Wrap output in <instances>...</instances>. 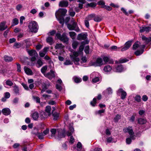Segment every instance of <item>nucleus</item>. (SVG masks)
Instances as JSON below:
<instances>
[{"mask_svg": "<svg viewBox=\"0 0 151 151\" xmlns=\"http://www.w3.org/2000/svg\"><path fill=\"white\" fill-rule=\"evenodd\" d=\"M52 114L53 116V119L54 120H56L58 118L59 116V114L56 112H52Z\"/></svg>", "mask_w": 151, "mask_h": 151, "instance_id": "31", "label": "nucleus"}, {"mask_svg": "<svg viewBox=\"0 0 151 151\" xmlns=\"http://www.w3.org/2000/svg\"><path fill=\"white\" fill-rule=\"evenodd\" d=\"M10 96V93L8 92H6L4 94V97L6 99H8Z\"/></svg>", "mask_w": 151, "mask_h": 151, "instance_id": "63", "label": "nucleus"}, {"mask_svg": "<svg viewBox=\"0 0 151 151\" xmlns=\"http://www.w3.org/2000/svg\"><path fill=\"white\" fill-rule=\"evenodd\" d=\"M37 135L39 139H42L44 138V135L42 133H37Z\"/></svg>", "mask_w": 151, "mask_h": 151, "instance_id": "45", "label": "nucleus"}, {"mask_svg": "<svg viewBox=\"0 0 151 151\" xmlns=\"http://www.w3.org/2000/svg\"><path fill=\"white\" fill-rule=\"evenodd\" d=\"M112 68L109 65H107L104 67V70L106 72H110Z\"/></svg>", "mask_w": 151, "mask_h": 151, "instance_id": "29", "label": "nucleus"}, {"mask_svg": "<svg viewBox=\"0 0 151 151\" xmlns=\"http://www.w3.org/2000/svg\"><path fill=\"white\" fill-rule=\"evenodd\" d=\"M68 5V3L67 1H62L59 4V6L61 7H67Z\"/></svg>", "mask_w": 151, "mask_h": 151, "instance_id": "15", "label": "nucleus"}, {"mask_svg": "<svg viewBox=\"0 0 151 151\" xmlns=\"http://www.w3.org/2000/svg\"><path fill=\"white\" fill-rule=\"evenodd\" d=\"M132 41H129L126 42L124 44V47L121 49L122 51H124L128 49L132 45Z\"/></svg>", "mask_w": 151, "mask_h": 151, "instance_id": "6", "label": "nucleus"}, {"mask_svg": "<svg viewBox=\"0 0 151 151\" xmlns=\"http://www.w3.org/2000/svg\"><path fill=\"white\" fill-rule=\"evenodd\" d=\"M4 59L6 62L12 61L13 60V58L12 57L6 55H5L4 56Z\"/></svg>", "mask_w": 151, "mask_h": 151, "instance_id": "27", "label": "nucleus"}, {"mask_svg": "<svg viewBox=\"0 0 151 151\" xmlns=\"http://www.w3.org/2000/svg\"><path fill=\"white\" fill-rule=\"evenodd\" d=\"M64 47V46L61 43H57L55 45V48L56 49H62Z\"/></svg>", "mask_w": 151, "mask_h": 151, "instance_id": "25", "label": "nucleus"}, {"mask_svg": "<svg viewBox=\"0 0 151 151\" xmlns=\"http://www.w3.org/2000/svg\"><path fill=\"white\" fill-rule=\"evenodd\" d=\"M99 81V78L98 77H96L92 79V81L94 83H96Z\"/></svg>", "mask_w": 151, "mask_h": 151, "instance_id": "61", "label": "nucleus"}, {"mask_svg": "<svg viewBox=\"0 0 151 151\" xmlns=\"http://www.w3.org/2000/svg\"><path fill=\"white\" fill-rule=\"evenodd\" d=\"M96 22H99L101 20V18L99 17L98 16H95L94 17L93 19Z\"/></svg>", "mask_w": 151, "mask_h": 151, "instance_id": "50", "label": "nucleus"}, {"mask_svg": "<svg viewBox=\"0 0 151 151\" xmlns=\"http://www.w3.org/2000/svg\"><path fill=\"white\" fill-rule=\"evenodd\" d=\"M148 99V97L146 95H144L142 97V100L143 101H146Z\"/></svg>", "mask_w": 151, "mask_h": 151, "instance_id": "60", "label": "nucleus"}, {"mask_svg": "<svg viewBox=\"0 0 151 151\" xmlns=\"http://www.w3.org/2000/svg\"><path fill=\"white\" fill-rule=\"evenodd\" d=\"M24 69L25 73L27 75L32 74V72L31 70L26 66L24 67Z\"/></svg>", "mask_w": 151, "mask_h": 151, "instance_id": "22", "label": "nucleus"}, {"mask_svg": "<svg viewBox=\"0 0 151 151\" xmlns=\"http://www.w3.org/2000/svg\"><path fill=\"white\" fill-rule=\"evenodd\" d=\"M22 7V6L20 4L18 5L16 7V9L17 10L19 11L20 10L21 8Z\"/></svg>", "mask_w": 151, "mask_h": 151, "instance_id": "64", "label": "nucleus"}, {"mask_svg": "<svg viewBox=\"0 0 151 151\" xmlns=\"http://www.w3.org/2000/svg\"><path fill=\"white\" fill-rule=\"evenodd\" d=\"M74 81L76 83H79L82 81L81 78L77 77H74L73 78Z\"/></svg>", "mask_w": 151, "mask_h": 151, "instance_id": "37", "label": "nucleus"}, {"mask_svg": "<svg viewBox=\"0 0 151 151\" xmlns=\"http://www.w3.org/2000/svg\"><path fill=\"white\" fill-rule=\"evenodd\" d=\"M98 4L99 5H105V2L103 0H101L98 2Z\"/></svg>", "mask_w": 151, "mask_h": 151, "instance_id": "58", "label": "nucleus"}, {"mask_svg": "<svg viewBox=\"0 0 151 151\" xmlns=\"http://www.w3.org/2000/svg\"><path fill=\"white\" fill-rule=\"evenodd\" d=\"M78 43L77 41H74L72 43V47L73 49H76L78 45Z\"/></svg>", "mask_w": 151, "mask_h": 151, "instance_id": "49", "label": "nucleus"}, {"mask_svg": "<svg viewBox=\"0 0 151 151\" xmlns=\"http://www.w3.org/2000/svg\"><path fill=\"white\" fill-rule=\"evenodd\" d=\"M104 61L105 63H108L109 64H113L114 61L113 60H110L107 57L105 56L103 58Z\"/></svg>", "mask_w": 151, "mask_h": 151, "instance_id": "17", "label": "nucleus"}, {"mask_svg": "<svg viewBox=\"0 0 151 151\" xmlns=\"http://www.w3.org/2000/svg\"><path fill=\"white\" fill-rule=\"evenodd\" d=\"M6 22L3 21L0 23V31H2L5 30L8 28L7 25H6Z\"/></svg>", "mask_w": 151, "mask_h": 151, "instance_id": "9", "label": "nucleus"}, {"mask_svg": "<svg viewBox=\"0 0 151 151\" xmlns=\"http://www.w3.org/2000/svg\"><path fill=\"white\" fill-rule=\"evenodd\" d=\"M69 33L70 37L72 39H73L75 38L76 35V34L75 32H69Z\"/></svg>", "mask_w": 151, "mask_h": 151, "instance_id": "34", "label": "nucleus"}, {"mask_svg": "<svg viewBox=\"0 0 151 151\" xmlns=\"http://www.w3.org/2000/svg\"><path fill=\"white\" fill-rule=\"evenodd\" d=\"M96 98H94L93 99V101H91L90 102L91 105L93 106H95L96 103Z\"/></svg>", "mask_w": 151, "mask_h": 151, "instance_id": "41", "label": "nucleus"}, {"mask_svg": "<svg viewBox=\"0 0 151 151\" xmlns=\"http://www.w3.org/2000/svg\"><path fill=\"white\" fill-rule=\"evenodd\" d=\"M87 6H88L94 7L96 6V4L95 2H91L90 3H88L87 4Z\"/></svg>", "mask_w": 151, "mask_h": 151, "instance_id": "43", "label": "nucleus"}, {"mask_svg": "<svg viewBox=\"0 0 151 151\" xmlns=\"http://www.w3.org/2000/svg\"><path fill=\"white\" fill-rule=\"evenodd\" d=\"M16 64L17 65V70L19 72H20L21 71V65L18 63H16Z\"/></svg>", "mask_w": 151, "mask_h": 151, "instance_id": "52", "label": "nucleus"}, {"mask_svg": "<svg viewBox=\"0 0 151 151\" xmlns=\"http://www.w3.org/2000/svg\"><path fill=\"white\" fill-rule=\"evenodd\" d=\"M129 60L126 58H121L119 60V62L120 63H122L128 62Z\"/></svg>", "mask_w": 151, "mask_h": 151, "instance_id": "51", "label": "nucleus"}, {"mask_svg": "<svg viewBox=\"0 0 151 151\" xmlns=\"http://www.w3.org/2000/svg\"><path fill=\"white\" fill-rule=\"evenodd\" d=\"M132 142V140L130 138H127L126 139V142L127 144H130Z\"/></svg>", "mask_w": 151, "mask_h": 151, "instance_id": "59", "label": "nucleus"}, {"mask_svg": "<svg viewBox=\"0 0 151 151\" xmlns=\"http://www.w3.org/2000/svg\"><path fill=\"white\" fill-rule=\"evenodd\" d=\"M28 27L30 32L36 33L38 29V26L37 23L35 21H32L29 22Z\"/></svg>", "mask_w": 151, "mask_h": 151, "instance_id": "1", "label": "nucleus"}, {"mask_svg": "<svg viewBox=\"0 0 151 151\" xmlns=\"http://www.w3.org/2000/svg\"><path fill=\"white\" fill-rule=\"evenodd\" d=\"M29 54L31 56H37L38 54L35 50H32L28 51Z\"/></svg>", "mask_w": 151, "mask_h": 151, "instance_id": "14", "label": "nucleus"}, {"mask_svg": "<svg viewBox=\"0 0 151 151\" xmlns=\"http://www.w3.org/2000/svg\"><path fill=\"white\" fill-rule=\"evenodd\" d=\"M123 131L125 133L128 132L129 134L131 133H134L132 127H130L124 128L123 129Z\"/></svg>", "mask_w": 151, "mask_h": 151, "instance_id": "11", "label": "nucleus"}, {"mask_svg": "<svg viewBox=\"0 0 151 151\" xmlns=\"http://www.w3.org/2000/svg\"><path fill=\"white\" fill-rule=\"evenodd\" d=\"M50 132L51 133V137H55V134L56 132V130L55 129H50Z\"/></svg>", "mask_w": 151, "mask_h": 151, "instance_id": "40", "label": "nucleus"}, {"mask_svg": "<svg viewBox=\"0 0 151 151\" xmlns=\"http://www.w3.org/2000/svg\"><path fill=\"white\" fill-rule=\"evenodd\" d=\"M67 12V10L65 9H60L55 12V17L56 18H58V16L63 17L65 16Z\"/></svg>", "mask_w": 151, "mask_h": 151, "instance_id": "3", "label": "nucleus"}, {"mask_svg": "<svg viewBox=\"0 0 151 151\" xmlns=\"http://www.w3.org/2000/svg\"><path fill=\"white\" fill-rule=\"evenodd\" d=\"M103 65L102 60L100 58H97L95 62H92L90 63L91 66H93L95 67L101 66Z\"/></svg>", "mask_w": 151, "mask_h": 151, "instance_id": "4", "label": "nucleus"}, {"mask_svg": "<svg viewBox=\"0 0 151 151\" xmlns=\"http://www.w3.org/2000/svg\"><path fill=\"white\" fill-rule=\"evenodd\" d=\"M64 65H68L73 64L72 62L70 60H66L64 63Z\"/></svg>", "mask_w": 151, "mask_h": 151, "instance_id": "53", "label": "nucleus"}, {"mask_svg": "<svg viewBox=\"0 0 151 151\" xmlns=\"http://www.w3.org/2000/svg\"><path fill=\"white\" fill-rule=\"evenodd\" d=\"M51 107L49 106H46L45 109L46 113L48 115L50 116L51 114Z\"/></svg>", "mask_w": 151, "mask_h": 151, "instance_id": "26", "label": "nucleus"}, {"mask_svg": "<svg viewBox=\"0 0 151 151\" xmlns=\"http://www.w3.org/2000/svg\"><path fill=\"white\" fill-rule=\"evenodd\" d=\"M19 23V20L17 18L14 19L12 22V26H13Z\"/></svg>", "mask_w": 151, "mask_h": 151, "instance_id": "35", "label": "nucleus"}, {"mask_svg": "<svg viewBox=\"0 0 151 151\" xmlns=\"http://www.w3.org/2000/svg\"><path fill=\"white\" fill-rule=\"evenodd\" d=\"M45 76L46 77L48 78H50L53 77L52 75H51V73L50 72L46 74H45Z\"/></svg>", "mask_w": 151, "mask_h": 151, "instance_id": "62", "label": "nucleus"}, {"mask_svg": "<svg viewBox=\"0 0 151 151\" xmlns=\"http://www.w3.org/2000/svg\"><path fill=\"white\" fill-rule=\"evenodd\" d=\"M47 65H45L41 69V73L44 74L47 70Z\"/></svg>", "mask_w": 151, "mask_h": 151, "instance_id": "39", "label": "nucleus"}, {"mask_svg": "<svg viewBox=\"0 0 151 151\" xmlns=\"http://www.w3.org/2000/svg\"><path fill=\"white\" fill-rule=\"evenodd\" d=\"M138 123L141 124H145L147 121L146 119L140 118L138 120Z\"/></svg>", "mask_w": 151, "mask_h": 151, "instance_id": "24", "label": "nucleus"}, {"mask_svg": "<svg viewBox=\"0 0 151 151\" xmlns=\"http://www.w3.org/2000/svg\"><path fill=\"white\" fill-rule=\"evenodd\" d=\"M135 99L138 102H140L141 101V96L139 95H136L135 97Z\"/></svg>", "mask_w": 151, "mask_h": 151, "instance_id": "47", "label": "nucleus"}, {"mask_svg": "<svg viewBox=\"0 0 151 151\" xmlns=\"http://www.w3.org/2000/svg\"><path fill=\"white\" fill-rule=\"evenodd\" d=\"M142 38L143 40L145 41V42L146 44H147L151 41V37H149L147 38L145 36L143 35L142 36Z\"/></svg>", "mask_w": 151, "mask_h": 151, "instance_id": "21", "label": "nucleus"}, {"mask_svg": "<svg viewBox=\"0 0 151 151\" xmlns=\"http://www.w3.org/2000/svg\"><path fill=\"white\" fill-rule=\"evenodd\" d=\"M101 7L109 11H111L112 10V8L111 6H106L105 5L102 6Z\"/></svg>", "mask_w": 151, "mask_h": 151, "instance_id": "46", "label": "nucleus"}, {"mask_svg": "<svg viewBox=\"0 0 151 151\" xmlns=\"http://www.w3.org/2000/svg\"><path fill=\"white\" fill-rule=\"evenodd\" d=\"M46 41L50 45H52L53 43V40L51 37H47L46 39Z\"/></svg>", "mask_w": 151, "mask_h": 151, "instance_id": "32", "label": "nucleus"}, {"mask_svg": "<svg viewBox=\"0 0 151 151\" xmlns=\"http://www.w3.org/2000/svg\"><path fill=\"white\" fill-rule=\"evenodd\" d=\"M113 69L116 72H120L123 70V66L122 65H120L117 67L113 68Z\"/></svg>", "mask_w": 151, "mask_h": 151, "instance_id": "10", "label": "nucleus"}, {"mask_svg": "<svg viewBox=\"0 0 151 151\" xmlns=\"http://www.w3.org/2000/svg\"><path fill=\"white\" fill-rule=\"evenodd\" d=\"M145 47V46L143 45L142 46V49L139 50H137L134 52L135 54L137 56H138L142 54L143 52L144 51V49Z\"/></svg>", "mask_w": 151, "mask_h": 151, "instance_id": "18", "label": "nucleus"}, {"mask_svg": "<svg viewBox=\"0 0 151 151\" xmlns=\"http://www.w3.org/2000/svg\"><path fill=\"white\" fill-rule=\"evenodd\" d=\"M121 116L119 114L116 115L114 118V122H117L118 120L121 119Z\"/></svg>", "mask_w": 151, "mask_h": 151, "instance_id": "44", "label": "nucleus"}, {"mask_svg": "<svg viewBox=\"0 0 151 151\" xmlns=\"http://www.w3.org/2000/svg\"><path fill=\"white\" fill-rule=\"evenodd\" d=\"M56 37L63 43L66 44L68 43L69 38L66 36L65 33H63L62 35L59 33H57L56 34Z\"/></svg>", "mask_w": 151, "mask_h": 151, "instance_id": "2", "label": "nucleus"}, {"mask_svg": "<svg viewBox=\"0 0 151 151\" xmlns=\"http://www.w3.org/2000/svg\"><path fill=\"white\" fill-rule=\"evenodd\" d=\"M71 59L73 61L76 63V62H78L80 61V59L79 58L76 57H71Z\"/></svg>", "mask_w": 151, "mask_h": 151, "instance_id": "42", "label": "nucleus"}, {"mask_svg": "<svg viewBox=\"0 0 151 151\" xmlns=\"http://www.w3.org/2000/svg\"><path fill=\"white\" fill-rule=\"evenodd\" d=\"M151 31V25L149 26L146 27L143 26L140 28V32H143L145 31L146 32H149Z\"/></svg>", "mask_w": 151, "mask_h": 151, "instance_id": "8", "label": "nucleus"}, {"mask_svg": "<svg viewBox=\"0 0 151 151\" xmlns=\"http://www.w3.org/2000/svg\"><path fill=\"white\" fill-rule=\"evenodd\" d=\"M89 20H88V19H86V18H85V19L84 21L85 22V24L86 26L87 27H89Z\"/></svg>", "mask_w": 151, "mask_h": 151, "instance_id": "54", "label": "nucleus"}, {"mask_svg": "<svg viewBox=\"0 0 151 151\" xmlns=\"http://www.w3.org/2000/svg\"><path fill=\"white\" fill-rule=\"evenodd\" d=\"M13 91L16 95H19V88L16 85L13 87Z\"/></svg>", "mask_w": 151, "mask_h": 151, "instance_id": "23", "label": "nucleus"}, {"mask_svg": "<svg viewBox=\"0 0 151 151\" xmlns=\"http://www.w3.org/2000/svg\"><path fill=\"white\" fill-rule=\"evenodd\" d=\"M140 43L137 41L135 42L133 45L132 48L133 50H136L139 46Z\"/></svg>", "mask_w": 151, "mask_h": 151, "instance_id": "33", "label": "nucleus"}, {"mask_svg": "<svg viewBox=\"0 0 151 151\" xmlns=\"http://www.w3.org/2000/svg\"><path fill=\"white\" fill-rule=\"evenodd\" d=\"M65 131L62 130V129L58 131V138H62L65 137Z\"/></svg>", "mask_w": 151, "mask_h": 151, "instance_id": "13", "label": "nucleus"}, {"mask_svg": "<svg viewBox=\"0 0 151 151\" xmlns=\"http://www.w3.org/2000/svg\"><path fill=\"white\" fill-rule=\"evenodd\" d=\"M31 116L34 120H37L39 117L38 113L37 111L32 112L31 114Z\"/></svg>", "mask_w": 151, "mask_h": 151, "instance_id": "20", "label": "nucleus"}, {"mask_svg": "<svg viewBox=\"0 0 151 151\" xmlns=\"http://www.w3.org/2000/svg\"><path fill=\"white\" fill-rule=\"evenodd\" d=\"M95 17V14H89L88 16L86 17V19L88 20H90L92 19V18H94Z\"/></svg>", "mask_w": 151, "mask_h": 151, "instance_id": "38", "label": "nucleus"}, {"mask_svg": "<svg viewBox=\"0 0 151 151\" xmlns=\"http://www.w3.org/2000/svg\"><path fill=\"white\" fill-rule=\"evenodd\" d=\"M22 44L19 42H15L13 46V47L14 48H18L21 47Z\"/></svg>", "mask_w": 151, "mask_h": 151, "instance_id": "36", "label": "nucleus"}, {"mask_svg": "<svg viewBox=\"0 0 151 151\" xmlns=\"http://www.w3.org/2000/svg\"><path fill=\"white\" fill-rule=\"evenodd\" d=\"M71 22L72 23V24H68L67 27L69 30H74L77 26V24L74 19L71 20Z\"/></svg>", "mask_w": 151, "mask_h": 151, "instance_id": "5", "label": "nucleus"}, {"mask_svg": "<svg viewBox=\"0 0 151 151\" xmlns=\"http://www.w3.org/2000/svg\"><path fill=\"white\" fill-rule=\"evenodd\" d=\"M6 83L7 85L9 86H12L13 84V83L9 79L8 80L6 81Z\"/></svg>", "mask_w": 151, "mask_h": 151, "instance_id": "48", "label": "nucleus"}, {"mask_svg": "<svg viewBox=\"0 0 151 151\" xmlns=\"http://www.w3.org/2000/svg\"><path fill=\"white\" fill-rule=\"evenodd\" d=\"M49 116H50L48 115V114L44 112H42L40 114V117L41 120H43Z\"/></svg>", "mask_w": 151, "mask_h": 151, "instance_id": "19", "label": "nucleus"}, {"mask_svg": "<svg viewBox=\"0 0 151 151\" xmlns=\"http://www.w3.org/2000/svg\"><path fill=\"white\" fill-rule=\"evenodd\" d=\"M43 63L40 59H38L36 63L37 66L38 68H40L43 65Z\"/></svg>", "mask_w": 151, "mask_h": 151, "instance_id": "30", "label": "nucleus"}, {"mask_svg": "<svg viewBox=\"0 0 151 151\" xmlns=\"http://www.w3.org/2000/svg\"><path fill=\"white\" fill-rule=\"evenodd\" d=\"M3 114L5 115H8L11 113V111L8 108H5L3 109L1 111Z\"/></svg>", "mask_w": 151, "mask_h": 151, "instance_id": "12", "label": "nucleus"}, {"mask_svg": "<svg viewBox=\"0 0 151 151\" xmlns=\"http://www.w3.org/2000/svg\"><path fill=\"white\" fill-rule=\"evenodd\" d=\"M59 22V23L61 24L62 25H63L64 23V19L63 17L58 16V18H57Z\"/></svg>", "mask_w": 151, "mask_h": 151, "instance_id": "28", "label": "nucleus"}, {"mask_svg": "<svg viewBox=\"0 0 151 151\" xmlns=\"http://www.w3.org/2000/svg\"><path fill=\"white\" fill-rule=\"evenodd\" d=\"M118 93L121 94V98L122 99H124L127 96L126 92L124 91L122 88H120L117 91Z\"/></svg>", "mask_w": 151, "mask_h": 151, "instance_id": "7", "label": "nucleus"}, {"mask_svg": "<svg viewBox=\"0 0 151 151\" xmlns=\"http://www.w3.org/2000/svg\"><path fill=\"white\" fill-rule=\"evenodd\" d=\"M87 37V35L85 34H80L78 35L77 39L81 40H85Z\"/></svg>", "mask_w": 151, "mask_h": 151, "instance_id": "16", "label": "nucleus"}, {"mask_svg": "<svg viewBox=\"0 0 151 151\" xmlns=\"http://www.w3.org/2000/svg\"><path fill=\"white\" fill-rule=\"evenodd\" d=\"M89 47L88 46H86L85 47L84 51L86 54H88L89 53Z\"/></svg>", "mask_w": 151, "mask_h": 151, "instance_id": "55", "label": "nucleus"}, {"mask_svg": "<svg viewBox=\"0 0 151 151\" xmlns=\"http://www.w3.org/2000/svg\"><path fill=\"white\" fill-rule=\"evenodd\" d=\"M34 99L36 101L37 103H40V98L37 96H34Z\"/></svg>", "mask_w": 151, "mask_h": 151, "instance_id": "57", "label": "nucleus"}, {"mask_svg": "<svg viewBox=\"0 0 151 151\" xmlns=\"http://www.w3.org/2000/svg\"><path fill=\"white\" fill-rule=\"evenodd\" d=\"M117 48V47L116 46H112L111 47L109 48V49L111 51L112 50H116Z\"/></svg>", "mask_w": 151, "mask_h": 151, "instance_id": "56", "label": "nucleus"}]
</instances>
